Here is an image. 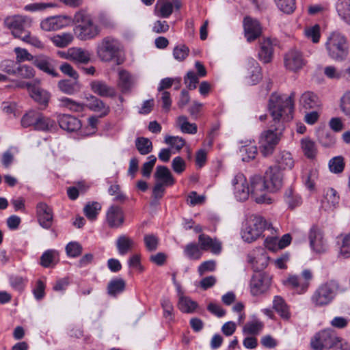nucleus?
Masks as SVG:
<instances>
[{"label": "nucleus", "instance_id": "38", "mask_svg": "<svg viewBox=\"0 0 350 350\" xmlns=\"http://www.w3.org/2000/svg\"><path fill=\"white\" fill-rule=\"evenodd\" d=\"M119 81L118 86L123 93H126L130 91L133 81L131 75L126 70L119 71Z\"/></svg>", "mask_w": 350, "mask_h": 350}, {"label": "nucleus", "instance_id": "16", "mask_svg": "<svg viewBox=\"0 0 350 350\" xmlns=\"http://www.w3.org/2000/svg\"><path fill=\"white\" fill-rule=\"evenodd\" d=\"M70 23V18L67 16H54L48 17L40 23V27L46 31H57L65 27Z\"/></svg>", "mask_w": 350, "mask_h": 350}, {"label": "nucleus", "instance_id": "46", "mask_svg": "<svg viewBox=\"0 0 350 350\" xmlns=\"http://www.w3.org/2000/svg\"><path fill=\"white\" fill-rule=\"evenodd\" d=\"M59 89L67 94H73L79 90V85L77 81L70 80H62L58 83Z\"/></svg>", "mask_w": 350, "mask_h": 350}, {"label": "nucleus", "instance_id": "1", "mask_svg": "<svg viewBox=\"0 0 350 350\" xmlns=\"http://www.w3.org/2000/svg\"><path fill=\"white\" fill-rule=\"evenodd\" d=\"M294 98V92H291L289 96L274 93L270 96L268 109L275 125L274 130L265 131L260 137V150L264 157L272 154L281 139L282 131L284 129L283 122L293 118Z\"/></svg>", "mask_w": 350, "mask_h": 350}, {"label": "nucleus", "instance_id": "43", "mask_svg": "<svg viewBox=\"0 0 350 350\" xmlns=\"http://www.w3.org/2000/svg\"><path fill=\"white\" fill-rule=\"evenodd\" d=\"M100 210L101 205L97 202H89L83 208L85 215L90 221H94L96 219Z\"/></svg>", "mask_w": 350, "mask_h": 350}, {"label": "nucleus", "instance_id": "37", "mask_svg": "<svg viewBox=\"0 0 350 350\" xmlns=\"http://www.w3.org/2000/svg\"><path fill=\"white\" fill-rule=\"evenodd\" d=\"M301 148L305 156L309 159H313L317 153L315 142L308 137L303 138L301 140Z\"/></svg>", "mask_w": 350, "mask_h": 350}, {"label": "nucleus", "instance_id": "59", "mask_svg": "<svg viewBox=\"0 0 350 350\" xmlns=\"http://www.w3.org/2000/svg\"><path fill=\"white\" fill-rule=\"evenodd\" d=\"M164 142L165 144H170L172 148H174L178 151H180L185 145V139L178 136H166Z\"/></svg>", "mask_w": 350, "mask_h": 350}, {"label": "nucleus", "instance_id": "62", "mask_svg": "<svg viewBox=\"0 0 350 350\" xmlns=\"http://www.w3.org/2000/svg\"><path fill=\"white\" fill-rule=\"evenodd\" d=\"M198 76L193 71H189L184 78L185 83L189 90H194L199 82Z\"/></svg>", "mask_w": 350, "mask_h": 350}, {"label": "nucleus", "instance_id": "60", "mask_svg": "<svg viewBox=\"0 0 350 350\" xmlns=\"http://www.w3.org/2000/svg\"><path fill=\"white\" fill-rule=\"evenodd\" d=\"M16 53V62H23L25 61H31L32 63L35 59V56H33L31 53H29L27 50L25 49H22L20 47H16L14 50Z\"/></svg>", "mask_w": 350, "mask_h": 350}, {"label": "nucleus", "instance_id": "27", "mask_svg": "<svg viewBox=\"0 0 350 350\" xmlns=\"http://www.w3.org/2000/svg\"><path fill=\"white\" fill-rule=\"evenodd\" d=\"M64 57L66 59L83 64H87L90 60V53L81 48L69 49L67 53Z\"/></svg>", "mask_w": 350, "mask_h": 350}, {"label": "nucleus", "instance_id": "34", "mask_svg": "<svg viewBox=\"0 0 350 350\" xmlns=\"http://www.w3.org/2000/svg\"><path fill=\"white\" fill-rule=\"evenodd\" d=\"M335 7L340 18L350 25V0H338Z\"/></svg>", "mask_w": 350, "mask_h": 350}, {"label": "nucleus", "instance_id": "44", "mask_svg": "<svg viewBox=\"0 0 350 350\" xmlns=\"http://www.w3.org/2000/svg\"><path fill=\"white\" fill-rule=\"evenodd\" d=\"M51 40L56 46L64 48L72 42L73 36L70 33H62L53 36Z\"/></svg>", "mask_w": 350, "mask_h": 350}, {"label": "nucleus", "instance_id": "4", "mask_svg": "<svg viewBox=\"0 0 350 350\" xmlns=\"http://www.w3.org/2000/svg\"><path fill=\"white\" fill-rule=\"evenodd\" d=\"M328 55L336 61L343 60L348 54V47L344 36L338 33H332L325 43Z\"/></svg>", "mask_w": 350, "mask_h": 350}, {"label": "nucleus", "instance_id": "47", "mask_svg": "<svg viewBox=\"0 0 350 350\" xmlns=\"http://www.w3.org/2000/svg\"><path fill=\"white\" fill-rule=\"evenodd\" d=\"M264 327L262 322L259 321H253L247 322L243 327L244 334L258 335L262 331Z\"/></svg>", "mask_w": 350, "mask_h": 350}, {"label": "nucleus", "instance_id": "41", "mask_svg": "<svg viewBox=\"0 0 350 350\" xmlns=\"http://www.w3.org/2000/svg\"><path fill=\"white\" fill-rule=\"evenodd\" d=\"M198 306V304L188 297L180 296L178 303V308L185 313H192Z\"/></svg>", "mask_w": 350, "mask_h": 350}, {"label": "nucleus", "instance_id": "13", "mask_svg": "<svg viewBox=\"0 0 350 350\" xmlns=\"http://www.w3.org/2000/svg\"><path fill=\"white\" fill-rule=\"evenodd\" d=\"M308 239L312 250L317 254L325 252L328 249L327 240L323 231L317 226H312L309 232Z\"/></svg>", "mask_w": 350, "mask_h": 350}, {"label": "nucleus", "instance_id": "50", "mask_svg": "<svg viewBox=\"0 0 350 350\" xmlns=\"http://www.w3.org/2000/svg\"><path fill=\"white\" fill-rule=\"evenodd\" d=\"M125 287L124 281L121 279H116L111 280L107 286L108 293L111 295H116L122 292Z\"/></svg>", "mask_w": 350, "mask_h": 350}, {"label": "nucleus", "instance_id": "8", "mask_svg": "<svg viewBox=\"0 0 350 350\" xmlns=\"http://www.w3.org/2000/svg\"><path fill=\"white\" fill-rule=\"evenodd\" d=\"M250 193L252 198L258 204H271L272 200L267 195V184L264 179L258 175L253 176L250 179Z\"/></svg>", "mask_w": 350, "mask_h": 350}, {"label": "nucleus", "instance_id": "25", "mask_svg": "<svg viewBox=\"0 0 350 350\" xmlns=\"http://www.w3.org/2000/svg\"><path fill=\"white\" fill-rule=\"evenodd\" d=\"M40 80L36 79L33 88L29 92L30 96L40 105H42L46 107L51 98V94L46 90L41 88L39 86Z\"/></svg>", "mask_w": 350, "mask_h": 350}, {"label": "nucleus", "instance_id": "2", "mask_svg": "<svg viewBox=\"0 0 350 350\" xmlns=\"http://www.w3.org/2000/svg\"><path fill=\"white\" fill-rule=\"evenodd\" d=\"M267 230L273 234L276 230L268 224L260 215H252L247 217L241 230V238L245 242L252 243L258 239L263 230Z\"/></svg>", "mask_w": 350, "mask_h": 350}, {"label": "nucleus", "instance_id": "35", "mask_svg": "<svg viewBox=\"0 0 350 350\" xmlns=\"http://www.w3.org/2000/svg\"><path fill=\"white\" fill-rule=\"evenodd\" d=\"M56 127L55 122L49 117L38 113L34 129L42 131H51Z\"/></svg>", "mask_w": 350, "mask_h": 350}, {"label": "nucleus", "instance_id": "45", "mask_svg": "<svg viewBox=\"0 0 350 350\" xmlns=\"http://www.w3.org/2000/svg\"><path fill=\"white\" fill-rule=\"evenodd\" d=\"M340 245V255L345 258L350 257V234H341L338 237Z\"/></svg>", "mask_w": 350, "mask_h": 350}, {"label": "nucleus", "instance_id": "36", "mask_svg": "<svg viewBox=\"0 0 350 350\" xmlns=\"http://www.w3.org/2000/svg\"><path fill=\"white\" fill-rule=\"evenodd\" d=\"M285 202L291 209L300 206L302 204L301 196L291 187L288 188L284 194Z\"/></svg>", "mask_w": 350, "mask_h": 350}, {"label": "nucleus", "instance_id": "9", "mask_svg": "<svg viewBox=\"0 0 350 350\" xmlns=\"http://www.w3.org/2000/svg\"><path fill=\"white\" fill-rule=\"evenodd\" d=\"M27 22V18L25 16L15 15L8 16L5 21V25L11 30L12 34L18 39L26 38L27 31L25 26Z\"/></svg>", "mask_w": 350, "mask_h": 350}, {"label": "nucleus", "instance_id": "48", "mask_svg": "<svg viewBox=\"0 0 350 350\" xmlns=\"http://www.w3.org/2000/svg\"><path fill=\"white\" fill-rule=\"evenodd\" d=\"M35 75V70L29 65L22 64L16 67L15 76L24 79H31L34 77Z\"/></svg>", "mask_w": 350, "mask_h": 350}, {"label": "nucleus", "instance_id": "5", "mask_svg": "<svg viewBox=\"0 0 350 350\" xmlns=\"http://www.w3.org/2000/svg\"><path fill=\"white\" fill-rule=\"evenodd\" d=\"M340 341H341V338L337 335L335 331L325 329L314 335L310 340V346L314 350L331 349Z\"/></svg>", "mask_w": 350, "mask_h": 350}, {"label": "nucleus", "instance_id": "33", "mask_svg": "<svg viewBox=\"0 0 350 350\" xmlns=\"http://www.w3.org/2000/svg\"><path fill=\"white\" fill-rule=\"evenodd\" d=\"M134 240L126 235L120 236L116 240V247L118 253L124 256L129 253L135 247Z\"/></svg>", "mask_w": 350, "mask_h": 350}, {"label": "nucleus", "instance_id": "10", "mask_svg": "<svg viewBox=\"0 0 350 350\" xmlns=\"http://www.w3.org/2000/svg\"><path fill=\"white\" fill-rule=\"evenodd\" d=\"M312 279V273L311 271L304 269L301 272V277L295 275H290L284 284L296 289L299 293H302L307 291Z\"/></svg>", "mask_w": 350, "mask_h": 350}, {"label": "nucleus", "instance_id": "20", "mask_svg": "<svg viewBox=\"0 0 350 350\" xmlns=\"http://www.w3.org/2000/svg\"><path fill=\"white\" fill-rule=\"evenodd\" d=\"M269 257L262 249H258L247 256V262L255 271H260L268 265Z\"/></svg>", "mask_w": 350, "mask_h": 350}, {"label": "nucleus", "instance_id": "18", "mask_svg": "<svg viewBox=\"0 0 350 350\" xmlns=\"http://www.w3.org/2000/svg\"><path fill=\"white\" fill-rule=\"evenodd\" d=\"M106 221L112 228H118L122 226L124 221V215L122 209L116 205H112L107 211Z\"/></svg>", "mask_w": 350, "mask_h": 350}, {"label": "nucleus", "instance_id": "40", "mask_svg": "<svg viewBox=\"0 0 350 350\" xmlns=\"http://www.w3.org/2000/svg\"><path fill=\"white\" fill-rule=\"evenodd\" d=\"M239 153L242 160L245 162H248L256 157L258 153L257 147L252 144L243 146L239 150Z\"/></svg>", "mask_w": 350, "mask_h": 350}, {"label": "nucleus", "instance_id": "52", "mask_svg": "<svg viewBox=\"0 0 350 350\" xmlns=\"http://www.w3.org/2000/svg\"><path fill=\"white\" fill-rule=\"evenodd\" d=\"M251 75L247 83L250 85L257 83L262 78L260 73V68L255 60L251 61Z\"/></svg>", "mask_w": 350, "mask_h": 350}, {"label": "nucleus", "instance_id": "26", "mask_svg": "<svg viewBox=\"0 0 350 350\" xmlns=\"http://www.w3.org/2000/svg\"><path fill=\"white\" fill-rule=\"evenodd\" d=\"M273 55V45L269 38H264L260 42L258 59L265 64L269 63Z\"/></svg>", "mask_w": 350, "mask_h": 350}, {"label": "nucleus", "instance_id": "3", "mask_svg": "<svg viewBox=\"0 0 350 350\" xmlns=\"http://www.w3.org/2000/svg\"><path fill=\"white\" fill-rule=\"evenodd\" d=\"M75 20L77 25L75 27L74 32L79 40H91L100 33L99 27L94 23L89 16L83 13H78L75 16Z\"/></svg>", "mask_w": 350, "mask_h": 350}, {"label": "nucleus", "instance_id": "57", "mask_svg": "<svg viewBox=\"0 0 350 350\" xmlns=\"http://www.w3.org/2000/svg\"><path fill=\"white\" fill-rule=\"evenodd\" d=\"M57 252L53 250H49L44 252L40 258V264L44 267H49L55 260Z\"/></svg>", "mask_w": 350, "mask_h": 350}, {"label": "nucleus", "instance_id": "28", "mask_svg": "<svg viewBox=\"0 0 350 350\" xmlns=\"http://www.w3.org/2000/svg\"><path fill=\"white\" fill-rule=\"evenodd\" d=\"M273 308L282 319L288 320L291 318V314L289 306L281 296H274L273 299Z\"/></svg>", "mask_w": 350, "mask_h": 350}, {"label": "nucleus", "instance_id": "39", "mask_svg": "<svg viewBox=\"0 0 350 350\" xmlns=\"http://www.w3.org/2000/svg\"><path fill=\"white\" fill-rule=\"evenodd\" d=\"M176 123L183 133L189 134H195L197 133V125L195 123H190L187 120V118L185 116L178 117Z\"/></svg>", "mask_w": 350, "mask_h": 350}, {"label": "nucleus", "instance_id": "17", "mask_svg": "<svg viewBox=\"0 0 350 350\" xmlns=\"http://www.w3.org/2000/svg\"><path fill=\"white\" fill-rule=\"evenodd\" d=\"M36 213L40 225L45 229H49L53 221L52 208L44 202H39L36 206Z\"/></svg>", "mask_w": 350, "mask_h": 350}, {"label": "nucleus", "instance_id": "15", "mask_svg": "<svg viewBox=\"0 0 350 350\" xmlns=\"http://www.w3.org/2000/svg\"><path fill=\"white\" fill-rule=\"evenodd\" d=\"M284 66L286 69L297 72L306 64V60L301 52L296 49L290 50L284 56Z\"/></svg>", "mask_w": 350, "mask_h": 350}, {"label": "nucleus", "instance_id": "30", "mask_svg": "<svg viewBox=\"0 0 350 350\" xmlns=\"http://www.w3.org/2000/svg\"><path fill=\"white\" fill-rule=\"evenodd\" d=\"M154 177L158 180L157 183H161L165 186L172 185L175 182L170 170L163 165L157 167Z\"/></svg>", "mask_w": 350, "mask_h": 350}, {"label": "nucleus", "instance_id": "64", "mask_svg": "<svg viewBox=\"0 0 350 350\" xmlns=\"http://www.w3.org/2000/svg\"><path fill=\"white\" fill-rule=\"evenodd\" d=\"M16 64L12 60L5 59L0 63V70L8 75H16Z\"/></svg>", "mask_w": 350, "mask_h": 350}, {"label": "nucleus", "instance_id": "6", "mask_svg": "<svg viewBox=\"0 0 350 350\" xmlns=\"http://www.w3.org/2000/svg\"><path fill=\"white\" fill-rule=\"evenodd\" d=\"M120 50V44L117 39L107 36L102 39L97 45L96 53L100 61L109 62L117 57Z\"/></svg>", "mask_w": 350, "mask_h": 350}, {"label": "nucleus", "instance_id": "29", "mask_svg": "<svg viewBox=\"0 0 350 350\" xmlns=\"http://www.w3.org/2000/svg\"><path fill=\"white\" fill-rule=\"evenodd\" d=\"M299 103L306 109H316L321 105L318 96L311 92H304L301 96Z\"/></svg>", "mask_w": 350, "mask_h": 350}, {"label": "nucleus", "instance_id": "49", "mask_svg": "<svg viewBox=\"0 0 350 350\" xmlns=\"http://www.w3.org/2000/svg\"><path fill=\"white\" fill-rule=\"evenodd\" d=\"M201 248L196 243L187 244L184 252L185 255L191 260H198L201 258L202 252Z\"/></svg>", "mask_w": 350, "mask_h": 350}, {"label": "nucleus", "instance_id": "23", "mask_svg": "<svg viewBox=\"0 0 350 350\" xmlns=\"http://www.w3.org/2000/svg\"><path fill=\"white\" fill-rule=\"evenodd\" d=\"M90 88L94 94L102 97L113 98L116 94L115 89L103 81H93L90 83Z\"/></svg>", "mask_w": 350, "mask_h": 350}, {"label": "nucleus", "instance_id": "58", "mask_svg": "<svg viewBox=\"0 0 350 350\" xmlns=\"http://www.w3.org/2000/svg\"><path fill=\"white\" fill-rule=\"evenodd\" d=\"M305 36L311 39V40L314 43H318L320 40V27L319 25H314L312 27H308L306 28L305 31Z\"/></svg>", "mask_w": 350, "mask_h": 350}, {"label": "nucleus", "instance_id": "31", "mask_svg": "<svg viewBox=\"0 0 350 350\" xmlns=\"http://www.w3.org/2000/svg\"><path fill=\"white\" fill-rule=\"evenodd\" d=\"M276 165L273 167H278L280 171L284 170H291L294 166V159L289 152H280L276 157Z\"/></svg>", "mask_w": 350, "mask_h": 350}, {"label": "nucleus", "instance_id": "61", "mask_svg": "<svg viewBox=\"0 0 350 350\" xmlns=\"http://www.w3.org/2000/svg\"><path fill=\"white\" fill-rule=\"evenodd\" d=\"M148 161L143 164L142 168V174L144 177L149 178L150 176L152 170L157 161V158L154 155H150L148 157Z\"/></svg>", "mask_w": 350, "mask_h": 350}, {"label": "nucleus", "instance_id": "19", "mask_svg": "<svg viewBox=\"0 0 350 350\" xmlns=\"http://www.w3.org/2000/svg\"><path fill=\"white\" fill-rule=\"evenodd\" d=\"M245 36L248 42H252L259 37L262 29L259 22L251 17L246 16L243 19Z\"/></svg>", "mask_w": 350, "mask_h": 350}, {"label": "nucleus", "instance_id": "12", "mask_svg": "<svg viewBox=\"0 0 350 350\" xmlns=\"http://www.w3.org/2000/svg\"><path fill=\"white\" fill-rule=\"evenodd\" d=\"M271 283V278L266 273L254 275L250 280V292L253 296H258L267 292Z\"/></svg>", "mask_w": 350, "mask_h": 350}, {"label": "nucleus", "instance_id": "22", "mask_svg": "<svg viewBox=\"0 0 350 350\" xmlns=\"http://www.w3.org/2000/svg\"><path fill=\"white\" fill-rule=\"evenodd\" d=\"M86 100L88 103L85 105V107L92 111L98 113L99 118L105 117L110 112L109 106L106 105L102 100L97 97L90 95V96L86 97Z\"/></svg>", "mask_w": 350, "mask_h": 350}, {"label": "nucleus", "instance_id": "24", "mask_svg": "<svg viewBox=\"0 0 350 350\" xmlns=\"http://www.w3.org/2000/svg\"><path fill=\"white\" fill-rule=\"evenodd\" d=\"M58 122L62 129L68 132L77 131L81 127V121L70 115H59Z\"/></svg>", "mask_w": 350, "mask_h": 350}, {"label": "nucleus", "instance_id": "54", "mask_svg": "<svg viewBox=\"0 0 350 350\" xmlns=\"http://www.w3.org/2000/svg\"><path fill=\"white\" fill-rule=\"evenodd\" d=\"M326 202L329 204L330 208H334L338 204L339 196L337 191L333 188H328L324 196Z\"/></svg>", "mask_w": 350, "mask_h": 350}, {"label": "nucleus", "instance_id": "32", "mask_svg": "<svg viewBox=\"0 0 350 350\" xmlns=\"http://www.w3.org/2000/svg\"><path fill=\"white\" fill-rule=\"evenodd\" d=\"M173 12V4L166 0H159L154 7V14L157 16L167 18Z\"/></svg>", "mask_w": 350, "mask_h": 350}, {"label": "nucleus", "instance_id": "55", "mask_svg": "<svg viewBox=\"0 0 350 350\" xmlns=\"http://www.w3.org/2000/svg\"><path fill=\"white\" fill-rule=\"evenodd\" d=\"M38 113L39 112L35 111H30L25 113L21 119L22 126L25 128L33 126V128H35Z\"/></svg>", "mask_w": 350, "mask_h": 350}, {"label": "nucleus", "instance_id": "7", "mask_svg": "<svg viewBox=\"0 0 350 350\" xmlns=\"http://www.w3.org/2000/svg\"><path fill=\"white\" fill-rule=\"evenodd\" d=\"M337 285L334 282L329 281L318 286L310 297L312 304L315 307L328 305L335 297Z\"/></svg>", "mask_w": 350, "mask_h": 350}, {"label": "nucleus", "instance_id": "53", "mask_svg": "<svg viewBox=\"0 0 350 350\" xmlns=\"http://www.w3.org/2000/svg\"><path fill=\"white\" fill-rule=\"evenodd\" d=\"M278 8L286 14H291L295 10V0H274Z\"/></svg>", "mask_w": 350, "mask_h": 350}, {"label": "nucleus", "instance_id": "63", "mask_svg": "<svg viewBox=\"0 0 350 350\" xmlns=\"http://www.w3.org/2000/svg\"><path fill=\"white\" fill-rule=\"evenodd\" d=\"M189 51V48L184 44L177 46L174 49L173 55L176 60L181 62L188 56Z\"/></svg>", "mask_w": 350, "mask_h": 350}, {"label": "nucleus", "instance_id": "42", "mask_svg": "<svg viewBox=\"0 0 350 350\" xmlns=\"http://www.w3.org/2000/svg\"><path fill=\"white\" fill-rule=\"evenodd\" d=\"M135 146L139 152L142 155H146L152 151V142L144 137H137L135 140Z\"/></svg>", "mask_w": 350, "mask_h": 350}, {"label": "nucleus", "instance_id": "56", "mask_svg": "<svg viewBox=\"0 0 350 350\" xmlns=\"http://www.w3.org/2000/svg\"><path fill=\"white\" fill-rule=\"evenodd\" d=\"M83 247L80 243L76 241H72L66 246V252L68 256L76 258L82 253Z\"/></svg>", "mask_w": 350, "mask_h": 350}, {"label": "nucleus", "instance_id": "21", "mask_svg": "<svg viewBox=\"0 0 350 350\" xmlns=\"http://www.w3.org/2000/svg\"><path fill=\"white\" fill-rule=\"evenodd\" d=\"M33 64L39 70L53 77H58V73L55 70L54 60L46 55H39L35 56Z\"/></svg>", "mask_w": 350, "mask_h": 350}, {"label": "nucleus", "instance_id": "51", "mask_svg": "<svg viewBox=\"0 0 350 350\" xmlns=\"http://www.w3.org/2000/svg\"><path fill=\"white\" fill-rule=\"evenodd\" d=\"M345 167L344 159L341 156H337L329 161V168L333 173L338 174L343 171Z\"/></svg>", "mask_w": 350, "mask_h": 350}, {"label": "nucleus", "instance_id": "11", "mask_svg": "<svg viewBox=\"0 0 350 350\" xmlns=\"http://www.w3.org/2000/svg\"><path fill=\"white\" fill-rule=\"evenodd\" d=\"M264 179L268 192H275L282 187L283 175L278 167L270 166L265 172Z\"/></svg>", "mask_w": 350, "mask_h": 350}, {"label": "nucleus", "instance_id": "14", "mask_svg": "<svg viewBox=\"0 0 350 350\" xmlns=\"http://www.w3.org/2000/svg\"><path fill=\"white\" fill-rule=\"evenodd\" d=\"M231 183L236 199L239 201L246 200L249 198L250 189L245 176L241 173H238L232 179Z\"/></svg>", "mask_w": 350, "mask_h": 350}]
</instances>
